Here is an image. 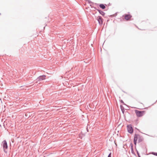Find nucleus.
I'll return each instance as SVG.
<instances>
[{"label": "nucleus", "instance_id": "f03ea898", "mask_svg": "<svg viewBox=\"0 0 157 157\" xmlns=\"http://www.w3.org/2000/svg\"><path fill=\"white\" fill-rule=\"evenodd\" d=\"M135 113L138 117H141L145 114L144 111H140L138 110H135Z\"/></svg>", "mask_w": 157, "mask_h": 157}, {"label": "nucleus", "instance_id": "0eeeda50", "mask_svg": "<svg viewBox=\"0 0 157 157\" xmlns=\"http://www.w3.org/2000/svg\"><path fill=\"white\" fill-rule=\"evenodd\" d=\"M99 6L100 8L103 9H104L105 7V6H104L103 4H100L99 5Z\"/></svg>", "mask_w": 157, "mask_h": 157}, {"label": "nucleus", "instance_id": "9d476101", "mask_svg": "<svg viewBox=\"0 0 157 157\" xmlns=\"http://www.w3.org/2000/svg\"><path fill=\"white\" fill-rule=\"evenodd\" d=\"M152 154L154 155L157 156V153L153 152Z\"/></svg>", "mask_w": 157, "mask_h": 157}, {"label": "nucleus", "instance_id": "20e7f679", "mask_svg": "<svg viewBox=\"0 0 157 157\" xmlns=\"http://www.w3.org/2000/svg\"><path fill=\"white\" fill-rule=\"evenodd\" d=\"M46 76L45 75H42L38 77L36 79V82H38L41 81L45 79Z\"/></svg>", "mask_w": 157, "mask_h": 157}, {"label": "nucleus", "instance_id": "2eb2a0df", "mask_svg": "<svg viewBox=\"0 0 157 157\" xmlns=\"http://www.w3.org/2000/svg\"><path fill=\"white\" fill-rule=\"evenodd\" d=\"M133 148L132 145L131 146V148H132V149H133V148Z\"/></svg>", "mask_w": 157, "mask_h": 157}, {"label": "nucleus", "instance_id": "f257e3e1", "mask_svg": "<svg viewBox=\"0 0 157 157\" xmlns=\"http://www.w3.org/2000/svg\"><path fill=\"white\" fill-rule=\"evenodd\" d=\"M144 140L143 137L139 134H135L134 135V143L135 145H136L137 143V141H138V143L142 142Z\"/></svg>", "mask_w": 157, "mask_h": 157}, {"label": "nucleus", "instance_id": "f8f14e48", "mask_svg": "<svg viewBox=\"0 0 157 157\" xmlns=\"http://www.w3.org/2000/svg\"><path fill=\"white\" fill-rule=\"evenodd\" d=\"M108 157H111V153H110L108 155Z\"/></svg>", "mask_w": 157, "mask_h": 157}, {"label": "nucleus", "instance_id": "ddd939ff", "mask_svg": "<svg viewBox=\"0 0 157 157\" xmlns=\"http://www.w3.org/2000/svg\"><path fill=\"white\" fill-rule=\"evenodd\" d=\"M88 2L89 3H91V1H90L89 0Z\"/></svg>", "mask_w": 157, "mask_h": 157}, {"label": "nucleus", "instance_id": "4468645a", "mask_svg": "<svg viewBox=\"0 0 157 157\" xmlns=\"http://www.w3.org/2000/svg\"><path fill=\"white\" fill-rule=\"evenodd\" d=\"M121 102L122 103H123V104L124 103L123 101L122 100H121Z\"/></svg>", "mask_w": 157, "mask_h": 157}, {"label": "nucleus", "instance_id": "1a4fd4ad", "mask_svg": "<svg viewBox=\"0 0 157 157\" xmlns=\"http://www.w3.org/2000/svg\"><path fill=\"white\" fill-rule=\"evenodd\" d=\"M99 12L100 14H101L102 15H105V13L102 11H99Z\"/></svg>", "mask_w": 157, "mask_h": 157}, {"label": "nucleus", "instance_id": "39448f33", "mask_svg": "<svg viewBox=\"0 0 157 157\" xmlns=\"http://www.w3.org/2000/svg\"><path fill=\"white\" fill-rule=\"evenodd\" d=\"M127 129L128 132L129 133L132 134L133 133V129L131 124H129L127 125Z\"/></svg>", "mask_w": 157, "mask_h": 157}, {"label": "nucleus", "instance_id": "6e6552de", "mask_svg": "<svg viewBox=\"0 0 157 157\" xmlns=\"http://www.w3.org/2000/svg\"><path fill=\"white\" fill-rule=\"evenodd\" d=\"M103 20H97L99 25H102L103 23Z\"/></svg>", "mask_w": 157, "mask_h": 157}, {"label": "nucleus", "instance_id": "7ed1b4c3", "mask_svg": "<svg viewBox=\"0 0 157 157\" xmlns=\"http://www.w3.org/2000/svg\"><path fill=\"white\" fill-rule=\"evenodd\" d=\"M2 145L4 151L6 153H7V149L8 148V146L7 142L6 140H4L2 142Z\"/></svg>", "mask_w": 157, "mask_h": 157}, {"label": "nucleus", "instance_id": "dca6fc26", "mask_svg": "<svg viewBox=\"0 0 157 157\" xmlns=\"http://www.w3.org/2000/svg\"><path fill=\"white\" fill-rule=\"evenodd\" d=\"M139 157H140V156H139Z\"/></svg>", "mask_w": 157, "mask_h": 157}, {"label": "nucleus", "instance_id": "423d86ee", "mask_svg": "<svg viewBox=\"0 0 157 157\" xmlns=\"http://www.w3.org/2000/svg\"><path fill=\"white\" fill-rule=\"evenodd\" d=\"M124 16L125 20H129L132 17V16L129 14H125Z\"/></svg>", "mask_w": 157, "mask_h": 157}, {"label": "nucleus", "instance_id": "9b49d317", "mask_svg": "<svg viewBox=\"0 0 157 157\" xmlns=\"http://www.w3.org/2000/svg\"><path fill=\"white\" fill-rule=\"evenodd\" d=\"M101 19H102V18L101 17H99V18L98 20H102Z\"/></svg>", "mask_w": 157, "mask_h": 157}]
</instances>
